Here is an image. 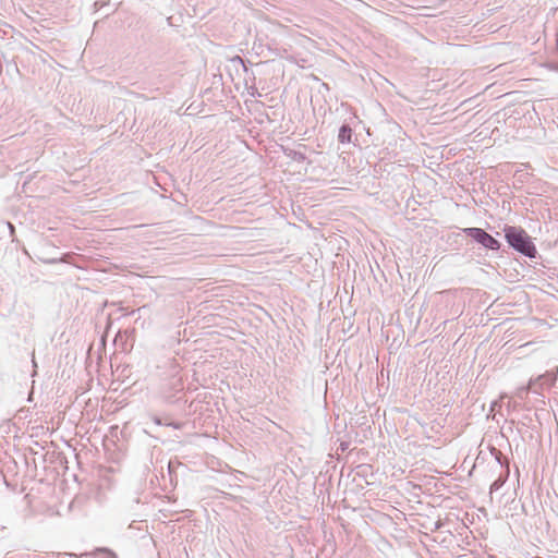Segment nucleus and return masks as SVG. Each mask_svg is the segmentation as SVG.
<instances>
[{
  "instance_id": "nucleus-7",
  "label": "nucleus",
  "mask_w": 558,
  "mask_h": 558,
  "mask_svg": "<svg viewBox=\"0 0 558 558\" xmlns=\"http://www.w3.org/2000/svg\"><path fill=\"white\" fill-rule=\"evenodd\" d=\"M507 478H508V474H507V475H505V476H499L497 480H495V481L490 484V487H489L490 493H493V492H496V490L500 489V488L504 486V484L506 483Z\"/></svg>"
},
{
  "instance_id": "nucleus-12",
  "label": "nucleus",
  "mask_w": 558,
  "mask_h": 558,
  "mask_svg": "<svg viewBox=\"0 0 558 558\" xmlns=\"http://www.w3.org/2000/svg\"><path fill=\"white\" fill-rule=\"evenodd\" d=\"M107 4H108V3H107V2H105V1H96V2L94 3V7H95L96 11H98V10H100L101 8H104V7H105V5H107Z\"/></svg>"
},
{
  "instance_id": "nucleus-1",
  "label": "nucleus",
  "mask_w": 558,
  "mask_h": 558,
  "mask_svg": "<svg viewBox=\"0 0 558 558\" xmlns=\"http://www.w3.org/2000/svg\"><path fill=\"white\" fill-rule=\"evenodd\" d=\"M504 236L509 247L513 251L530 259L537 256V248L532 238L522 227L506 225L504 228Z\"/></svg>"
},
{
  "instance_id": "nucleus-10",
  "label": "nucleus",
  "mask_w": 558,
  "mask_h": 558,
  "mask_svg": "<svg viewBox=\"0 0 558 558\" xmlns=\"http://www.w3.org/2000/svg\"><path fill=\"white\" fill-rule=\"evenodd\" d=\"M97 553H102L108 556V558H118L117 554L107 547H99L96 549Z\"/></svg>"
},
{
  "instance_id": "nucleus-4",
  "label": "nucleus",
  "mask_w": 558,
  "mask_h": 558,
  "mask_svg": "<svg viewBox=\"0 0 558 558\" xmlns=\"http://www.w3.org/2000/svg\"><path fill=\"white\" fill-rule=\"evenodd\" d=\"M360 119L356 114L351 116L349 119L344 120V122L339 128L338 132V142L340 144H350L352 143L353 129L360 123Z\"/></svg>"
},
{
  "instance_id": "nucleus-13",
  "label": "nucleus",
  "mask_w": 558,
  "mask_h": 558,
  "mask_svg": "<svg viewBox=\"0 0 558 558\" xmlns=\"http://www.w3.org/2000/svg\"><path fill=\"white\" fill-rule=\"evenodd\" d=\"M547 68L549 70H553V71H557L558 72V62H548L547 63Z\"/></svg>"
},
{
  "instance_id": "nucleus-9",
  "label": "nucleus",
  "mask_w": 558,
  "mask_h": 558,
  "mask_svg": "<svg viewBox=\"0 0 558 558\" xmlns=\"http://www.w3.org/2000/svg\"><path fill=\"white\" fill-rule=\"evenodd\" d=\"M494 453H495V458L497 460V462L504 466H508L509 462H508V459L507 458H504L502 454L500 453V451L494 449Z\"/></svg>"
},
{
  "instance_id": "nucleus-8",
  "label": "nucleus",
  "mask_w": 558,
  "mask_h": 558,
  "mask_svg": "<svg viewBox=\"0 0 558 558\" xmlns=\"http://www.w3.org/2000/svg\"><path fill=\"white\" fill-rule=\"evenodd\" d=\"M518 424H520V425H522L524 427H529V428H533V429L535 428L533 426V416H532V414H524L522 416V418L519 421Z\"/></svg>"
},
{
  "instance_id": "nucleus-15",
  "label": "nucleus",
  "mask_w": 558,
  "mask_h": 558,
  "mask_svg": "<svg viewBox=\"0 0 558 558\" xmlns=\"http://www.w3.org/2000/svg\"><path fill=\"white\" fill-rule=\"evenodd\" d=\"M32 361H33V365H34V367H36V366H37V364H36L35 355H34V354H33V359H32Z\"/></svg>"
},
{
  "instance_id": "nucleus-3",
  "label": "nucleus",
  "mask_w": 558,
  "mask_h": 558,
  "mask_svg": "<svg viewBox=\"0 0 558 558\" xmlns=\"http://www.w3.org/2000/svg\"><path fill=\"white\" fill-rule=\"evenodd\" d=\"M226 70L228 71L230 77L233 80V73L236 75L242 71L245 74V80L251 78L255 80V74L245 63V60L240 56H234L228 60V64L226 65Z\"/></svg>"
},
{
  "instance_id": "nucleus-6",
  "label": "nucleus",
  "mask_w": 558,
  "mask_h": 558,
  "mask_svg": "<svg viewBox=\"0 0 558 558\" xmlns=\"http://www.w3.org/2000/svg\"><path fill=\"white\" fill-rule=\"evenodd\" d=\"M161 426H170L174 429H181L184 426V423L172 420L170 415H162Z\"/></svg>"
},
{
  "instance_id": "nucleus-14",
  "label": "nucleus",
  "mask_w": 558,
  "mask_h": 558,
  "mask_svg": "<svg viewBox=\"0 0 558 558\" xmlns=\"http://www.w3.org/2000/svg\"><path fill=\"white\" fill-rule=\"evenodd\" d=\"M8 228L10 230V234L13 235L15 231V227L11 222H7Z\"/></svg>"
},
{
  "instance_id": "nucleus-5",
  "label": "nucleus",
  "mask_w": 558,
  "mask_h": 558,
  "mask_svg": "<svg viewBox=\"0 0 558 558\" xmlns=\"http://www.w3.org/2000/svg\"><path fill=\"white\" fill-rule=\"evenodd\" d=\"M282 151L286 157H288L296 162H304L307 160L306 155L302 151L294 150L292 148H287V147H283Z\"/></svg>"
},
{
  "instance_id": "nucleus-2",
  "label": "nucleus",
  "mask_w": 558,
  "mask_h": 558,
  "mask_svg": "<svg viewBox=\"0 0 558 558\" xmlns=\"http://www.w3.org/2000/svg\"><path fill=\"white\" fill-rule=\"evenodd\" d=\"M461 232L470 240L480 245L485 251L499 252L502 247L501 242L489 234L485 229L477 227L461 228Z\"/></svg>"
},
{
  "instance_id": "nucleus-11",
  "label": "nucleus",
  "mask_w": 558,
  "mask_h": 558,
  "mask_svg": "<svg viewBox=\"0 0 558 558\" xmlns=\"http://www.w3.org/2000/svg\"><path fill=\"white\" fill-rule=\"evenodd\" d=\"M151 420L156 425L161 426L162 415L155 414L151 416Z\"/></svg>"
}]
</instances>
